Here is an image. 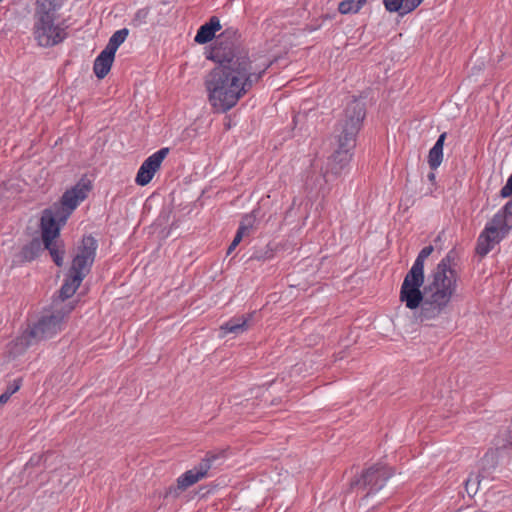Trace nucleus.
I'll return each mask as SVG.
<instances>
[{
  "label": "nucleus",
  "mask_w": 512,
  "mask_h": 512,
  "mask_svg": "<svg viewBox=\"0 0 512 512\" xmlns=\"http://www.w3.org/2000/svg\"><path fill=\"white\" fill-rule=\"evenodd\" d=\"M234 27L226 28L216 39L208 57L218 65L205 78L208 100L215 112L225 113L257 84L272 62L254 63L241 45Z\"/></svg>",
  "instance_id": "f257e3e1"
},
{
  "label": "nucleus",
  "mask_w": 512,
  "mask_h": 512,
  "mask_svg": "<svg viewBox=\"0 0 512 512\" xmlns=\"http://www.w3.org/2000/svg\"><path fill=\"white\" fill-rule=\"evenodd\" d=\"M456 260L457 252L452 249L431 272L426 284V303L417 314L421 323L435 320L446 311L457 289Z\"/></svg>",
  "instance_id": "f03ea898"
},
{
  "label": "nucleus",
  "mask_w": 512,
  "mask_h": 512,
  "mask_svg": "<svg viewBox=\"0 0 512 512\" xmlns=\"http://www.w3.org/2000/svg\"><path fill=\"white\" fill-rule=\"evenodd\" d=\"M64 0H36L33 35L41 47H53L67 37L64 23H56Z\"/></svg>",
  "instance_id": "7ed1b4c3"
},
{
  "label": "nucleus",
  "mask_w": 512,
  "mask_h": 512,
  "mask_svg": "<svg viewBox=\"0 0 512 512\" xmlns=\"http://www.w3.org/2000/svg\"><path fill=\"white\" fill-rule=\"evenodd\" d=\"M434 248L432 245L425 246L418 253L411 269L405 275L401 284L399 300L405 304L409 310H422L424 303H426V285L421 290L424 284V262L431 255Z\"/></svg>",
  "instance_id": "20e7f679"
},
{
  "label": "nucleus",
  "mask_w": 512,
  "mask_h": 512,
  "mask_svg": "<svg viewBox=\"0 0 512 512\" xmlns=\"http://www.w3.org/2000/svg\"><path fill=\"white\" fill-rule=\"evenodd\" d=\"M73 307L67 312L56 311L50 315L42 316L32 327L27 328L21 336L17 337L14 345L17 352L25 351L29 346L41 340L52 338L61 330V323Z\"/></svg>",
  "instance_id": "39448f33"
},
{
  "label": "nucleus",
  "mask_w": 512,
  "mask_h": 512,
  "mask_svg": "<svg viewBox=\"0 0 512 512\" xmlns=\"http://www.w3.org/2000/svg\"><path fill=\"white\" fill-rule=\"evenodd\" d=\"M393 476V470L383 464H374L364 469L356 481H354V492L362 499L381 490L386 482Z\"/></svg>",
  "instance_id": "423d86ee"
},
{
  "label": "nucleus",
  "mask_w": 512,
  "mask_h": 512,
  "mask_svg": "<svg viewBox=\"0 0 512 512\" xmlns=\"http://www.w3.org/2000/svg\"><path fill=\"white\" fill-rule=\"evenodd\" d=\"M340 133L337 137V149L332 155L331 170L334 174H340L349 166L352 160L349 141L352 139V116L346 114L345 119L336 128Z\"/></svg>",
  "instance_id": "0eeeda50"
},
{
  "label": "nucleus",
  "mask_w": 512,
  "mask_h": 512,
  "mask_svg": "<svg viewBox=\"0 0 512 512\" xmlns=\"http://www.w3.org/2000/svg\"><path fill=\"white\" fill-rule=\"evenodd\" d=\"M169 151L168 147H163L144 160L135 178L137 185L146 186L151 182Z\"/></svg>",
  "instance_id": "6e6552de"
},
{
  "label": "nucleus",
  "mask_w": 512,
  "mask_h": 512,
  "mask_svg": "<svg viewBox=\"0 0 512 512\" xmlns=\"http://www.w3.org/2000/svg\"><path fill=\"white\" fill-rule=\"evenodd\" d=\"M86 189H88L86 185L79 187V184H77L63 193L60 200V205H54L53 208H55L61 214L60 220L62 222H67V219L76 209L79 202L86 198Z\"/></svg>",
  "instance_id": "1a4fd4ad"
},
{
  "label": "nucleus",
  "mask_w": 512,
  "mask_h": 512,
  "mask_svg": "<svg viewBox=\"0 0 512 512\" xmlns=\"http://www.w3.org/2000/svg\"><path fill=\"white\" fill-rule=\"evenodd\" d=\"M60 212L55 208H48L43 211L40 227L42 241L50 242L60 238L61 227L66 224L60 220Z\"/></svg>",
  "instance_id": "9d476101"
},
{
  "label": "nucleus",
  "mask_w": 512,
  "mask_h": 512,
  "mask_svg": "<svg viewBox=\"0 0 512 512\" xmlns=\"http://www.w3.org/2000/svg\"><path fill=\"white\" fill-rule=\"evenodd\" d=\"M255 315L256 312H251L232 317L220 326L221 336L225 337L228 334L239 335L244 333L251 327Z\"/></svg>",
  "instance_id": "9b49d317"
},
{
  "label": "nucleus",
  "mask_w": 512,
  "mask_h": 512,
  "mask_svg": "<svg viewBox=\"0 0 512 512\" xmlns=\"http://www.w3.org/2000/svg\"><path fill=\"white\" fill-rule=\"evenodd\" d=\"M225 458V451H208L204 458L193 467V469L200 475L202 479L209 476L211 469L219 467Z\"/></svg>",
  "instance_id": "f8f14e48"
},
{
  "label": "nucleus",
  "mask_w": 512,
  "mask_h": 512,
  "mask_svg": "<svg viewBox=\"0 0 512 512\" xmlns=\"http://www.w3.org/2000/svg\"><path fill=\"white\" fill-rule=\"evenodd\" d=\"M200 480H202V478L200 477V475L192 468L188 471H186L185 473H183L182 475H180L176 482H177V485L176 486H170L165 494H164V497L167 498L169 496H173L174 498H177L179 497L180 493L182 491H185L186 489H188L190 486L196 484L197 482H199Z\"/></svg>",
  "instance_id": "ddd939ff"
},
{
  "label": "nucleus",
  "mask_w": 512,
  "mask_h": 512,
  "mask_svg": "<svg viewBox=\"0 0 512 512\" xmlns=\"http://www.w3.org/2000/svg\"><path fill=\"white\" fill-rule=\"evenodd\" d=\"M222 28L217 16H212L208 22L201 25L196 33L194 41L198 44H206L212 41L217 31Z\"/></svg>",
  "instance_id": "4468645a"
},
{
  "label": "nucleus",
  "mask_w": 512,
  "mask_h": 512,
  "mask_svg": "<svg viewBox=\"0 0 512 512\" xmlns=\"http://www.w3.org/2000/svg\"><path fill=\"white\" fill-rule=\"evenodd\" d=\"M500 239L501 237L496 236L494 228H485L478 237L476 253L481 257L486 256L493 249L494 245L500 241Z\"/></svg>",
  "instance_id": "2eb2a0df"
},
{
  "label": "nucleus",
  "mask_w": 512,
  "mask_h": 512,
  "mask_svg": "<svg viewBox=\"0 0 512 512\" xmlns=\"http://www.w3.org/2000/svg\"><path fill=\"white\" fill-rule=\"evenodd\" d=\"M115 59V54L103 49L96 57L93 64L94 74L98 79L105 78L111 70Z\"/></svg>",
  "instance_id": "dca6fc26"
},
{
  "label": "nucleus",
  "mask_w": 512,
  "mask_h": 512,
  "mask_svg": "<svg viewBox=\"0 0 512 512\" xmlns=\"http://www.w3.org/2000/svg\"><path fill=\"white\" fill-rule=\"evenodd\" d=\"M93 263L92 261L85 260V258L74 256L67 274L73 277V281L82 283L90 273Z\"/></svg>",
  "instance_id": "f3484780"
},
{
  "label": "nucleus",
  "mask_w": 512,
  "mask_h": 512,
  "mask_svg": "<svg viewBox=\"0 0 512 512\" xmlns=\"http://www.w3.org/2000/svg\"><path fill=\"white\" fill-rule=\"evenodd\" d=\"M424 0H383L387 11L405 15L415 10Z\"/></svg>",
  "instance_id": "a211bd4d"
},
{
  "label": "nucleus",
  "mask_w": 512,
  "mask_h": 512,
  "mask_svg": "<svg viewBox=\"0 0 512 512\" xmlns=\"http://www.w3.org/2000/svg\"><path fill=\"white\" fill-rule=\"evenodd\" d=\"M97 248V240L92 235H84L81 243L77 247L75 256L94 262Z\"/></svg>",
  "instance_id": "6ab92c4d"
},
{
  "label": "nucleus",
  "mask_w": 512,
  "mask_h": 512,
  "mask_svg": "<svg viewBox=\"0 0 512 512\" xmlns=\"http://www.w3.org/2000/svg\"><path fill=\"white\" fill-rule=\"evenodd\" d=\"M44 249L49 251V254L57 267H62L64 264L65 245L63 240L57 238L50 242L42 241Z\"/></svg>",
  "instance_id": "aec40b11"
},
{
  "label": "nucleus",
  "mask_w": 512,
  "mask_h": 512,
  "mask_svg": "<svg viewBox=\"0 0 512 512\" xmlns=\"http://www.w3.org/2000/svg\"><path fill=\"white\" fill-rule=\"evenodd\" d=\"M447 137V133L443 132L439 135L436 143L430 149L428 154V164L432 170H436L443 161V147Z\"/></svg>",
  "instance_id": "412c9836"
},
{
  "label": "nucleus",
  "mask_w": 512,
  "mask_h": 512,
  "mask_svg": "<svg viewBox=\"0 0 512 512\" xmlns=\"http://www.w3.org/2000/svg\"><path fill=\"white\" fill-rule=\"evenodd\" d=\"M42 250L41 240L39 238H33L29 243L22 247L19 257L23 262H30L36 259Z\"/></svg>",
  "instance_id": "4be33fe9"
},
{
  "label": "nucleus",
  "mask_w": 512,
  "mask_h": 512,
  "mask_svg": "<svg viewBox=\"0 0 512 512\" xmlns=\"http://www.w3.org/2000/svg\"><path fill=\"white\" fill-rule=\"evenodd\" d=\"M258 213L259 209H254L251 213L243 215L237 232L242 236L250 234L255 229Z\"/></svg>",
  "instance_id": "5701e85b"
},
{
  "label": "nucleus",
  "mask_w": 512,
  "mask_h": 512,
  "mask_svg": "<svg viewBox=\"0 0 512 512\" xmlns=\"http://www.w3.org/2000/svg\"><path fill=\"white\" fill-rule=\"evenodd\" d=\"M485 228H494L496 236L500 237V230L508 231L512 226H510L508 216L501 209L493 216L491 223L487 224Z\"/></svg>",
  "instance_id": "b1692460"
},
{
  "label": "nucleus",
  "mask_w": 512,
  "mask_h": 512,
  "mask_svg": "<svg viewBox=\"0 0 512 512\" xmlns=\"http://www.w3.org/2000/svg\"><path fill=\"white\" fill-rule=\"evenodd\" d=\"M80 285L81 283L73 281V277L66 273L64 282L59 290L60 300L65 301L71 298L75 294Z\"/></svg>",
  "instance_id": "393cba45"
},
{
  "label": "nucleus",
  "mask_w": 512,
  "mask_h": 512,
  "mask_svg": "<svg viewBox=\"0 0 512 512\" xmlns=\"http://www.w3.org/2000/svg\"><path fill=\"white\" fill-rule=\"evenodd\" d=\"M128 35H129L128 28H122L120 30H117L110 37L108 44L106 45V47L104 49L115 54L117 49L119 48V46L126 40Z\"/></svg>",
  "instance_id": "a878e982"
},
{
  "label": "nucleus",
  "mask_w": 512,
  "mask_h": 512,
  "mask_svg": "<svg viewBox=\"0 0 512 512\" xmlns=\"http://www.w3.org/2000/svg\"><path fill=\"white\" fill-rule=\"evenodd\" d=\"M276 251V246L272 243H268L264 249L255 250L251 260L265 261L274 257Z\"/></svg>",
  "instance_id": "bb28decb"
},
{
  "label": "nucleus",
  "mask_w": 512,
  "mask_h": 512,
  "mask_svg": "<svg viewBox=\"0 0 512 512\" xmlns=\"http://www.w3.org/2000/svg\"><path fill=\"white\" fill-rule=\"evenodd\" d=\"M21 384H22L21 378L15 379L12 383H10L7 386L6 390L0 395V404L3 405L5 403H7V401L10 399V397L20 389Z\"/></svg>",
  "instance_id": "cd10ccee"
},
{
  "label": "nucleus",
  "mask_w": 512,
  "mask_h": 512,
  "mask_svg": "<svg viewBox=\"0 0 512 512\" xmlns=\"http://www.w3.org/2000/svg\"><path fill=\"white\" fill-rule=\"evenodd\" d=\"M366 117V103L363 101V98L360 99L354 98V119L357 122H362Z\"/></svg>",
  "instance_id": "c85d7f7f"
},
{
  "label": "nucleus",
  "mask_w": 512,
  "mask_h": 512,
  "mask_svg": "<svg viewBox=\"0 0 512 512\" xmlns=\"http://www.w3.org/2000/svg\"><path fill=\"white\" fill-rule=\"evenodd\" d=\"M500 197L508 198L512 196V174L509 176L506 184L500 190Z\"/></svg>",
  "instance_id": "c756f323"
},
{
  "label": "nucleus",
  "mask_w": 512,
  "mask_h": 512,
  "mask_svg": "<svg viewBox=\"0 0 512 512\" xmlns=\"http://www.w3.org/2000/svg\"><path fill=\"white\" fill-rule=\"evenodd\" d=\"M48 455L42 454V455H34L30 458V460L27 463V466H38L42 462L44 463L47 460Z\"/></svg>",
  "instance_id": "7c9ffc66"
},
{
  "label": "nucleus",
  "mask_w": 512,
  "mask_h": 512,
  "mask_svg": "<svg viewBox=\"0 0 512 512\" xmlns=\"http://www.w3.org/2000/svg\"><path fill=\"white\" fill-rule=\"evenodd\" d=\"M338 11L341 14H348L352 11V0H343L339 3Z\"/></svg>",
  "instance_id": "2f4dec72"
},
{
  "label": "nucleus",
  "mask_w": 512,
  "mask_h": 512,
  "mask_svg": "<svg viewBox=\"0 0 512 512\" xmlns=\"http://www.w3.org/2000/svg\"><path fill=\"white\" fill-rule=\"evenodd\" d=\"M243 237L244 236H242L240 233L236 232V235H235L233 241L231 242V244L229 245V247L227 249V254L228 255L230 253H232V251L239 245V243L241 242Z\"/></svg>",
  "instance_id": "473e14b6"
},
{
  "label": "nucleus",
  "mask_w": 512,
  "mask_h": 512,
  "mask_svg": "<svg viewBox=\"0 0 512 512\" xmlns=\"http://www.w3.org/2000/svg\"><path fill=\"white\" fill-rule=\"evenodd\" d=\"M503 213L508 216V220L510 222V226H512V199L509 200L503 207Z\"/></svg>",
  "instance_id": "72a5a7b5"
},
{
  "label": "nucleus",
  "mask_w": 512,
  "mask_h": 512,
  "mask_svg": "<svg viewBox=\"0 0 512 512\" xmlns=\"http://www.w3.org/2000/svg\"><path fill=\"white\" fill-rule=\"evenodd\" d=\"M479 478H480V474L475 475V476L470 475L468 477V479L465 481L466 490L469 491V486L470 485H476L477 486L480 483V479Z\"/></svg>",
  "instance_id": "f704fd0d"
},
{
  "label": "nucleus",
  "mask_w": 512,
  "mask_h": 512,
  "mask_svg": "<svg viewBox=\"0 0 512 512\" xmlns=\"http://www.w3.org/2000/svg\"><path fill=\"white\" fill-rule=\"evenodd\" d=\"M148 15V11L147 10H144V9H141V10H138L137 13L135 14V18H134V21H142V20H145V18L147 17Z\"/></svg>",
  "instance_id": "c9c22d12"
},
{
  "label": "nucleus",
  "mask_w": 512,
  "mask_h": 512,
  "mask_svg": "<svg viewBox=\"0 0 512 512\" xmlns=\"http://www.w3.org/2000/svg\"><path fill=\"white\" fill-rule=\"evenodd\" d=\"M205 489H206V486H201V487L199 488V492H201V493H202V494H201V496H202V497L206 496L207 494H209V493L211 492V490H207V491H205Z\"/></svg>",
  "instance_id": "e433bc0d"
},
{
  "label": "nucleus",
  "mask_w": 512,
  "mask_h": 512,
  "mask_svg": "<svg viewBox=\"0 0 512 512\" xmlns=\"http://www.w3.org/2000/svg\"><path fill=\"white\" fill-rule=\"evenodd\" d=\"M205 489H206V486H201V487L199 488V492H201V493H202V494H201V496H202V497L206 496L207 494H209V493L211 492V490H207V491H205Z\"/></svg>",
  "instance_id": "4c0bfd02"
},
{
  "label": "nucleus",
  "mask_w": 512,
  "mask_h": 512,
  "mask_svg": "<svg viewBox=\"0 0 512 512\" xmlns=\"http://www.w3.org/2000/svg\"><path fill=\"white\" fill-rule=\"evenodd\" d=\"M428 178H429V180H431V181H432V180H434V179H435V175H434V173H430V174L428 175Z\"/></svg>",
  "instance_id": "58836bf2"
},
{
  "label": "nucleus",
  "mask_w": 512,
  "mask_h": 512,
  "mask_svg": "<svg viewBox=\"0 0 512 512\" xmlns=\"http://www.w3.org/2000/svg\"><path fill=\"white\" fill-rule=\"evenodd\" d=\"M489 459V455L488 454H485V456L483 457L482 459V462H487Z\"/></svg>",
  "instance_id": "ea45409f"
}]
</instances>
